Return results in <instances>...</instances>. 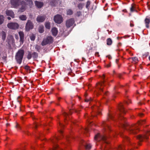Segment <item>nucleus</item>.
I'll use <instances>...</instances> for the list:
<instances>
[{"mask_svg":"<svg viewBox=\"0 0 150 150\" xmlns=\"http://www.w3.org/2000/svg\"><path fill=\"white\" fill-rule=\"evenodd\" d=\"M145 120H143L140 121L138 123L135 125H132L131 126L128 125L126 126L125 124H122V126L123 127H125L126 129L129 131L131 133L135 134L138 132V128H137L139 125H142L144 124L145 122Z\"/></svg>","mask_w":150,"mask_h":150,"instance_id":"f257e3e1","label":"nucleus"},{"mask_svg":"<svg viewBox=\"0 0 150 150\" xmlns=\"http://www.w3.org/2000/svg\"><path fill=\"white\" fill-rule=\"evenodd\" d=\"M107 137L105 135H100L98 133L95 135L94 139L98 141L102 140L104 142V144L102 145V148L105 149V150H107V149L105 147V145L108 143L107 141Z\"/></svg>","mask_w":150,"mask_h":150,"instance_id":"f03ea898","label":"nucleus"},{"mask_svg":"<svg viewBox=\"0 0 150 150\" xmlns=\"http://www.w3.org/2000/svg\"><path fill=\"white\" fill-rule=\"evenodd\" d=\"M24 54V52L23 50H19L16 53L15 55V59L17 63L20 64H21L23 56Z\"/></svg>","mask_w":150,"mask_h":150,"instance_id":"7ed1b4c3","label":"nucleus"},{"mask_svg":"<svg viewBox=\"0 0 150 150\" xmlns=\"http://www.w3.org/2000/svg\"><path fill=\"white\" fill-rule=\"evenodd\" d=\"M53 42V38L52 36H47L46 38L44 39L41 42L42 46H45L48 44H50Z\"/></svg>","mask_w":150,"mask_h":150,"instance_id":"20e7f679","label":"nucleus"},{"mask_svg":"<svg viewBox=\"0 0 150 150\" xmlns=\"http://www.w3.org/2000/svg\"><path fill=\"white\" fill-rule=\"evenodd\" d=\"M150 135V132L147 131L144 135H139L137 138L140 142L144 140H147L148 139V136Z\"/></svg>","mask_w":150,"mask_h":150,"instance_id":"39448f33","label":"nucleus"},{"mask_svg":"<svg viewBox=\"0 0 150 150\" xmlns=\"http://www.w3.org/2000/svg\"><path fill=\"white\" fill-rule=\"evenodd\" d=\"M19 25L17 23L15 22H11L7 24L8 27L12 30H16L18 28Z\"/></svg>","mask_w":150,"mask_h":150,"instance_id":"423d86ee","label":"nucleus"},{"mask_svg":"<svg viewBox=\"0 0 150 150\" xmlns=\"http://www.w3.org/2000/svg\"><path fill=\"white\" fill-rule=\"evenodd\" d=\"M34 25L33 23L30 20H28L26 23L25 26V30L27 31H29L30 30L33 29Z\"/></svg>","mask_w":150,"mask_h":150,"instance_id":"0eeeda50","label":"nucleus"},{"mask_svg":"<svg viewBox=\"0 0 150 150\" xmlns=\"http://www.w3.org/2000/svg\"><path fill=\"white\" fill-rule=\"evenodd\" d=\"M54 20L55 22L58 24H60L63 22V18L60 15L57 14L54 17Z\"/></svg>","mask_w":150,"mask_h":150,"instance_id":"6e6552de","label":"nucleus"},{"mask_svg":"<svg viewBox=\"0 0 150 150\" xmlns=\"http://www.w3.org/2000/svg\"><path fill=\"white\" fill-rule=\"evenodd\" d=\"M21 4L20 0H11V4L12 7H17Z\"/></svg>","mask_w":150,"mask_h":150,"instance_id":"1a4fd4ad","label":"nucleus"},{"mask_svg":"<svg viewBox=\"0 0 150 150\" xmlns=\"http://www.w3.org/2000/svg\"><path fill=\"white\" fill-rule=\"evenodd\" d=\"M21 7L20 8L19 11L23 12L26 9V4L24 1H22L21 2Z\"/></svg>","mask_w":150,"mask_h":150,"instance_id":"9d476101","label":"nucleus"},{"mask_svg":"<svg viewBox=\"0 0 150 150\" xmlns=\"http://www.w3.org/2000/svg\"><path fill=\"white\" fill-rule=\"evenodd\" d=\"M74 22L73 18H71L67 20L66 23V26L67 28H69L72 26Z\"/></svg>","mask_w":150,"mask_h":150,"instance_id":"9b49d317","label":"nucleus"},{"mask_svg":"<svg viewBox=\"0 0 150 150\" xmlns=\"http://www.w3.org/2000/svg\"><path fill=\"white\" fill-rule=\"evenodd\" d=\"M105 81H103L102 82L96 84V87L100 91L103 92V87L104 85Z\"/></svg>","mask_w":150,"mask_h":150,"instance_id":"f8f14e48","label":"nucleus"},{"mask_svg":"<svg viewBox=\"0 0 150 150\" xmlns=\"http://www.w3.org/2000/svg\"><path fill=\"white\" fill-rule=\"evenodd\" d=\"M45 19V16H38L36 19V21L38 22H43Z\"/></svg>","mask_w":150,"mask_h":150,"instance_id":"ddd939ff","label":"nucleus"},{"mask_svg":"<svg viewBox=\"0 0 150 150\" xmlns=\"http://www.w3.org/2000/svg\"><path fill=\"white\" fill-rule=\"evenodd\" d=\"M144 23L146 27L147 28H149V24L150 23V18L147 17L144 20Z\"/></svg>","mask_w":150,"mask_h":150,"instance_id":"4468645a","label":"nucleus"},{"mask_svg":"<svg viewBox=\"0 0 150 150\" xmlns=\"http://www.w3.org/2000/svg\"><path fill=\"white\" fill-rule=\"evenodd\" d=\"M35 4L36 6L38 8H40L42 7L43 5V3L42 2L35 1Z\"/></svg>","mask_w":150,"mask_h":150,"instance_id":"2eb2a0df","label":"nucleus"},{"mask_svg":"<svg viewBox=\"0 0 150 150\" xmlns=\"http://www.w3.org/2000/svg\"><path fill=\"white\" fill-rule=\"evenodd\" d=\"M6 14L7 16H10L12 18L14 17V14L13 12L10 10H7L6 11Z\"/></svg>","mask_w":150,"mask_h":150,"instance_id":"dca6fc26","label":"nucleus"},{"mask_svg":"<svg viewBox=\"0 0 150 150\" xmlns=\"http://www.w3.org/2000/svg\"><path fill=\"white\" fill-rule=\"evenodd\" d=\"M51 31L52 35L53 36H56L57 35L58 33V30L56 28L54 27L52 28Z\"/></svg>","mask_w":150,"mask_h":150,"instance_id":"f3484780","label":"nucleus"},{"mask_svg":"<svg viewBox=\"0 0 150 150\" xmlns=\"http://www.w3.org/2000/svg\"><path fill=\"white\" fill-rule=\"evenodd\" d=\"M119 110L120 113H125V110L122 105L121 104L120 105L119 107Z\"/></svg>","mask_w":150,"mask_h":150,"instance_id":"a211bd4d","label":"nucleus"},{"mask_svg":"<svg viewBox=\"0 0 150 150\" xmlns=\"http://www.w3.org/2000/svg\"><path fill=\"white\" fill-rule=\"evenodd\" d=\"M19 34L20 37V41L21 42H23L24 38V33L22 31H20L19 32Z\"/></svg>","mask_w":150,"mask_h":150,"instance_id":"6ab92c4d","label":"nucleus"},{"mask_svg":"<svg viewBox=\"0 0 150 150\" xmlns=\"http://www.w3.org/2000/svg\"><path fill=\"white\" fill-rule=\"evenodd\" d=\"M25 1L28 3L30 8L33 5V3L32 0H25Z\"/></svg>","mask_w":150,"mask_h":150,"instance_id":"aec40b11","label":"nucleus"},{"mask_svg":"<svg viewBox=\"0 0 150 150\" xmlns=\"http://www.w3.org/2000/svg\"><path fill=\"white\" fill-rule=\"evenodd\" d=\"M19 18L22 21H25L27 19V17L25 15H22L19 16Z\"/></svg>","mask_w":150,"mask_h":150,"instance_id":"412c9836","label":"nucleus"},{"mask_svg":"<svg viewBox=\"0 0 150 150\" xmlns=\"http://www.w3.org/2000/svg\"><path fill=\"white\" fill-rule=\"evenodd\" d=\"M103 125L104 126V129L105 130H107L108 129V130H110V127L109 125H108L107 124H105V122H104L103 123Z\"/></svg>","mask_w":150,"mask_h":150,"instance_id":"4be33fe9","label":"nucleus"},{"mask_svg":"<svg viewBox=\"0 0 150 150\" xmlns=\"http://www.w3.org/2000/svg\"><path fill=\"white\" fill-rule=\"evenodd\" d=\"M1 35L2 38L3 40H4L6 37V34L5 32L2 31L1 33Z\"/></svg>","mask_w":150,"mask_h":150,"instance_id":"5701e85b","label":"nucleus"},{"mask_svg":"<svg viewBox=\"0 0 150 150\" xmlns=\"http://www.w3.org/2000/svg\"><path fill=\"white\" fill-rule=\"evenodd\" d=\"M45 27L48 29H50L51 27L50 23L49 22H46L45 23Z\"/></svg>","mask_w":150,"mask_h":150,"instance_id":"b1692460","label":"nucleus"},{"mask_svg":"<svg viewBox=\"0 0 150 150\" xmlns=\"http://www.w3.org/2000/svg\"><path fill=\"white\" fill-rule=\"evenodd\" d=\"M112 43V41L111 39L109 38L107 40V44L108 45H111Z\"/></svg>","mask_w":150,"mask_h":150,"instance_id":"393cba45","label":"nucleus"},{"mask_svg":"<svg viewBox=\"0 0 150 150\" xmlns=\"http://www.w3.org/2000/svg\"><path fill=\"white\" fill-rule=\"evenodd\" d=\"M4 16L3 15H0V25L2 24L4 21Z\"/></svg>","mask_w":150,"mask_h":150,"instance_id":"a878e982","label":"nucleus"},{"mask_svg":"<svg viewBox=\"0 0 150 150\" xmlns=\"http://www.w3.org/2000/svg\"><path fill=\"white\" fill-rule=\"evenodd\" d=\"M32 56L33 58L36 59L38 57V54L37 52H34L32 54Z\"/></svg>","mask_w":150,"mask_h":150,"instance_id":"bb28decb","label":"nucleus"},{"mask_svg":"<svg viewBox=\"0 0 150 150\" xmlns=\"http://www.w3.org/2000/svg\"><path fill=\"white\" fill-rule=\"evenodd\" d=\"M44 27L43 26H40L39 28V31L40 33H42L44 31Z\"/></svg>","mask_w":150,"mask_h":150,"instance_id":"cd10ccee","label":"nucleus"},{"mask_svg":"<svg viewBox=\"0 0 150 150\" xmlns=\"http://www.w3.org/2000/svg\"><path fill=\"white\" fill-rule=\"evenodd\" d=\"M84 5V4H83L81 3L78 4V7L79 9L81 10L82 9Z\"/></svg>","mask_w":150,"mask_h":150,"instance_id":"c85d7f7f","label":"nucleus"},{"mask_svg":"<svg viewBox=\"0 0 150 150\" xmlns=\"http://www.w3.org/2000/svg\"><path fill=\"white\" fill-rule=\"evenodd\" d=\"M94 108H95V110L97 112V113H98V114H100V111L99 110V108L97 106H95Z\"/></svg>","mask_w":150,"mask_h":150,"instance_id":"c756f323","label":"nucleus"},{"mask_svg":"<svg viewBox=\"0 0 150 150\" xmlns=\"http://www.w3.org/2000/svg\"><path fill=\"white\" fill-rule=\"evenodd\" d=\"M135 7L134 4H132L131 5V7L130 9V11L132 12L134 11H135V10L134 9Z\"/></svg>","mask_w":150,"mask_h":150,"instance_id":"7c9ffc66","label":"nucleus"},{"mask_svg":"<svg viewBox=\"0 0 150 150\" xmlns=\"http://www.w3.org/2000/svg\"><path fill=\"white\" fill-rule=\"evenodd\" d=\"M32 54H31L30 52H28V55H27V58L28 59H30L32 57Z\"/></svg>","mask_w":150,"mask_h":150,"instance_id":"2f4dec72","label":"nucleus"},{"mask_svg":"<svg viewBox=\"0 0 150 150\" xmlns=\"http://www.w3.org/2000/svg\"><path fill=\"white\" fill-rule=\"evenodd\" d=\"M132 59L135 63H137L138 62V58L136 57H132Z\"/></svg>","mask_w":150,"mask_h":150,"instance_id":"473e14b6","label":"nucleus"},{"mask_svg":"<svg viewBox=\"0 0 150 150\" xmlns=\"http://www.w3.org/2000/svg\"><path fill=\"white\" fill-rule=\"evenodd\" d=\"M67 13L68 15H71L73 13V11L71 9H68L67 11Z\"/></svg>","mask_w":150,"mask_h":150,"instance_id":"72a5a7b5","label":"nucleus"},{"mask_svg":"<svg viewBox=\"0 0 150 150\" xmlns=\"http://www.w3.org/2000/svg\"><path fill=\"white\" fill-rule=\"evenodd\" d=\"M85 148L86 149L89 150L91 148V146L90 144H87Z\"/></svg>","mask_w":150,"mask_h":150,"instance_id":"f704fd0d","label":"nucleus"},{"mask_svg":"<svg viewBox=\"0 0 150 150\" xmlns=\"http://www.w3.org/2000/svg\"><path fill=\"white\" fill-rule=\"evenodd\" d=\"M119 116H120V119L122 121V120H124V122H125V119L123 117L121 114H120L119 115Z\"/></svg>","mask_w":150,"mask_h":150,"instance_id":"c9c22d12","label":"nucleus"},{"mask_svg":"<svg viewBox=\"0 0 150 150\" xmlns=\"http://www.w3.org/2000/svg\"><path fill=\"white\" fill-rule=\"evenodd\" d=\"M35 36L34 35H32L30 37V38L31 40L34 41L35 39Z\"/></svg>","mask_w":150,"mask_h":150,"instance_id":"e433bc0d","label":"nucleus"},{"mask_svg":"<svg viewBox=\"0 0 150 150\" xmlns=\"http://www.w3.org/2000/svg\"><path fill=\"white\" fill-rule=\"evenodd\" d=\"M90 4V2L89 1H88L87 2V3H86V8L88 9L89 8V6Z\"/></svg>","mask_w":150,"mask_h":150,"instance_id":"4c0bfd02","label":"nucleus"},{"mask_svg":"<svg viewBox=\"0 0 150 150\" xmlns=\"http://www.w3.org/2000/svg\"><path fill=\"white\" fill-rule=\"evenodd\" d=\"M16 128L18 130H19L21 129V127L17 123L16 126Z\"/></svg>","mask_w":150,"mask_h":150,"instance_id":"58836bf2","label":"nucleus"},{"mask_svg":"<svg viewBox=\"0 0 150 150\" xmlns=\"http://www.w3.org/2000/svg\"><path fill=\"white\" fill-rule=\"evenodd\" d=\"M92 100V99L91 98H86L85 99V101L86 102H88L90 101H91Z\"/></svg>","mask_w":150,"mask_h":150,"instance_id":"ea45409f","label":"nucleus"},{"mask_svg":"<svg viewBox=\"0 0 150 150\" xmlns=\"http://www.w3.org/2000/svg\"><path fill=\"white\" fill-rule=\"evenodd\" d=\"M113 117V115L111 114H109L108 115V118L109 119H112Z\"/></svg>","mask_w":150,"mask_h":150,"instance_id":"a19ab883","label":"nucleus"},{"mask_svg":"<svg viewBox=\"0 0 150 150\" xmlns=\"http://www.w3.org/2000/svg\"><path fill=\"white\" fill-rule=\"evenodd\" d=\"M24 68L25 69L27 70H28L29 69L30 67L28 66H25L24 67Z\"/></svg>","mask_w":150,"mask_h":150,"instance_id":"79ce46f5","label":"nucleus"},{"mask_svg":"<svg viewBox=\"0 0 150 150\" xmlns=\"http://www.w3.org/2000/svg\"><path fill=\"white\" fill-rule=\"evenodd\" d=\"M63 115L64 116L66 117L68 115V114L65 112H63Z\"/></svg>","mask_w":150,"mask_h":150,"instance_id":"37998d69","label":"nucleus"},{"mask_svg":"<svg viewBox=\"0 0 150 150\" xmlns=\"http://www.w3.org/2000/svg\"><path fill=\"white\" fill-rule=\"evenodd\" d=\"M124 137V139H125V140H126L127 141H128L129 140V138L128 137H127L126 136H125Z\"/></svg>","mask_w":150,"mask_h":150,"instance_id":"c03bdc74","label":"nucleus"},{"mask_svg":"<svg viewBox=\"0 0 150 150\" xmlns=\"http://www.w3.org/2000/svg\"><path fill=\"white\" fill-rule=\"evenodd\" d=\"M122 149V148L121 146H119L118 148L117 149V150H121Z\"/></svg>","mask_w":150,"mask_h":150,"instance_id":"a18cd8bd","label":"nucleus"},{"mask_svg":"<svg viewBox=\"0 0 150 150\" xmlns=\"http://www.w3.org/2000/svg\"><path fill=\"white\" fill-rule=\"evenodd\" d=\"M81 14V13L80 11L77 12V15L78 16H80Z\"/></svg>","mask_w":150,"mask_h":150,"instance_id":"49530a36","label":"nucleus"},{"mask_svg":"<svg viewBox=\"0 0 150 150\" xmlns=\"http://www.w3.org/2000/svg\"><path fill=\"white\" fill-rule=\"evenodd\" d=\"M95 56L99 57V53L98 52H96L95 54Z\"/></svg>","mask_w":150,"mask_h":150,"instance_id":"de8ad7c7","label":"nucleus"},{"mask_svg":"<svg viewBox=\"0 0 150 150\" xmlns=\"http://www.w3.org/2000/svg\"><path fill=\"white\" fill-rule=\"evenodd\" d=\"M110 64H108L105 65V67L107 68L109 67H110Z\"/></svg>","mask_w":150,"mask_h":150,"instance_id":"09e8293b","label":"nucleus"},{"mask_svg":"<svg viewBox=\"0 0 150 150\" xmlns=\"http://www.w3.org/2000/svg\"><path fill=\"white\" fill-rule=\"evenodd\" d=\"M130 26L131 27H132L134 26V25L133 24V23H130Z\"/></svg>","mask_w":150,"mask_h":150,"instance_id":"8fccbe9b","label":"nucleus"},{"mask_svg":"<svg viewBox=\"0 0 150 150\" xmlns=\"http://www.w3.org/2000/svg\"><path fill=\"white\" fill-rule=\"evenodd\" d=\"M107 57H108L109 59H110L112 58L111 57L110 55H108Z\"/></svg>","mask_w":150,"mask_h":150,"instance_id":"3c124183","label":"nucleus"},{"mask_svg":"<svg viewBox=\"0 0 150 150\" xmlns=\"http://www.w3.org/2000/svg\"><path fill=\"white\" fill-rule=\"evenodd\" d=\"M139 103L140 105H142V104H144V103L143 102H139Z\"/></svg>","mask_w":150,"mask_h":150,"instance_id":"603ef678","label":"nucleus"},{"mask_svg":"<svg viewBox=\"0 0 150 150\" xmlns=\"http://www.w3.org/2000/svg\"><path fill=\"white\" fill-rule=\"evenodd\" d=\"M20 97H18V98H17V99H18V101L19 102H20V100H19V99H20Z\"/></svg>","mask_w":150,"mask_h":150,"instance_id":"864d4df0","label":"nucleus"},{"mask_svg":"<svg viewBox=\"0 0 150 150\" xmlns=\"http://www.w3.org/2000/svg\"><path fill=\"white\" fill-rule=\"evenodd\" d=\"M37 125H38L36 124H35L34 126H35V128H36L37 127Z\"/></svg>","mask_w":150,"mask_h":150,"instance_id":"5fc2aeb1","label":"nucleus"},{"mask_svg":"<svg viewBox=\"0 0 150 150\" xmlns=\"http://www.w3.org/2000/svg\"><path fill=\"white\" fill-rule=\"evenodd\" d=\"M7 18L8 20H10L11 19V18L10 17H8Z\"/></svg>","mask_w":150,"mask_h":150,"instance_id":"6e6d98bb","label":"nucleus"},{"mask_svg":"<svg viewBox=\"0 0 150 150\" xmlns=\"http://www.w3.org/2000/svg\"><path fill=\"white\" fill-rule=\"evenodd\" d=\"M139 115H140V116H142L143 115V114L142 113H140L139 114Z\"/></svg>","mask_w":150,"mask_h":150,"instance_id":"4d7b16f0","label":"nucleus"},{"mask_svg":"<svg viewBox=\"0 0 150 150\" xmlns=\"http://www.w3.org/2000/svg\"><path fill=\"white\" fill-rule=\"evenodd\" d=\"M118 59H116V63H117V62H118Z\"/></svg>","mask_w":150,"mask_h":150,"instance_id":"13d9d810","label":"nucleus"},{"mask_svg":"<svg viewBox=\"0 0 150 150\" xmlns=\"http://www.w3.org/2000/svg\"><path fill=\"white\" fill-rule=\"evenodd\" d=\"M71 111L72 110H69V112H70L69 113H70V114H71Z\"/></svg>","mask_w":150,"mask_h":150,"instance_id":"bf43d9fd","label":"nucleus"},{"mask_svg":"<svg viewBox=\"0 0 150 150\" xmlns=\"http://www.w3.org/2000/svg\"><path fill=\"white\" fill-rule=\"evenodd\" d=\"M87 96V93H85V97H86Z\"/></svg>","mask_w":150,"mask_h":150,"instance_id":"052dcab7","label":"nucleus"},{"mask_svg":"<svg viewBox=\"0 0 150 150\" xmlns=\"http://www.w3.org/2000/svg\"><path fill=\"white\" fill-rule=\"evenodd\" d=\"M85 130L86 131H87H87H88V129H85Z\"/></svg>","mask_w":150,"mask_h":150,"instance_id":"680f3d73","label":"nucleus"},{"mask_svg":"<svg viewBox=\"0 0 150 150\" xmlns=\"http://www.w3.org/2000/svg\"><path fill=\"white\" fill-rule=\"evenodd\" d=\"M88 122H89V123H90H90H91V122H90V121H88Z\"/></svg>","mask_w":150,"mask_h":150,"instance_id":"e2e57ef3","label":"nucleus"},{"mask_svg":"<svg viewBox=\"0 0 150 150\" xmlns=\"http://www.w3.org/2000/svg\"><path fill=\"white\" fill-rule=\"evenodd\" d=\"M29 114H31V115H32V112H30V113H29Z\"/></svg>","mask_w":150,"mask_h":150,"instance_id":"0e129e2a","label":"nucleus"},{"mask_svg":"<svg viewBox=\"0 0 150 150\" xmlns=\"http://www.w3.org/2000/svg\"><path fill=\"white\" fill-rule=\"evenodd\" d=\"M66 139H67V141H68L69 139H68L67 138H67H66Z\"/></svg>","mask_w":150,"mask_h":150,"instance_id":"69168bd1","label":"nucleus"},{"mask_svg":"<svg viewBox=\"0 0 150 150\" xmlns=\"http://www.w3.org/2000/svg\"><path fill=\"white\" fill-rule=\"evenodd\" d=\"M104 77H105V76H104V75H103V78H104Z\"/></svg>","mask_w":150,"mask_h":150,"instance_id":"338daca9","label":"nucleus"},{"mask_svg":"<svg viewBox=\"0 0 150 150\" xmlns=\"http://www.w3.org/2000/svg\"><path fill=\"white\" fill-rule=\"evenodd\" d=\"M23 117H22L21 118V119L22 120H23Z\"/></svg>","mask_w":150,"mask_h":150,"instance_id":"774afa93","label":"nucleus"}]
</instances>
